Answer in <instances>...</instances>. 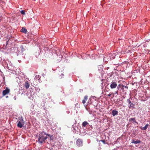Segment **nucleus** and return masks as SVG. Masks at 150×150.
<instances>
[{
	"instance_id": "obj_1",
	"label": "nucleus",
	"mask_w": 150,
	"mask_h": 150,
	"mask_svg": "<svg viewBox=\"0 0 150 150\" xmlns=\"http://www.w3.org/2000/svg\"><path fill=\"white\" fill-rule=\"evenodd\" d=\"M46 133L44 131L39 132V134L38 137V141L40 143H43L45 142V141L47 138V136L46 135Z\"/></svg>"
},
{
	"instance_id": "obj_2",
	"label": "nucleus",
	"mask_w": 150,
	"mask_h": 150,
	"mask_svg": "<svg viewBox=\"0 0 150 150\" xmlns=\"http://www.w3.org/2000/svg\"><path fill=\"white\" fill-rule=\"evenodd\" d=\"M16 123H17V126L18 127L21 128L23 127L25 124V122L22 116L18 117Z\"/></svg>"
},
{
	"instance_id": "obj_3",
	"label": "nucleus",
	"mask_w": 150,
	"mask_h": 150,
	"mask_svg": "<svg viewBox=\"0 0 150 150\" xmlns=\"http://www.w3.org/2000/svg\"><path fill=\"white\" fill-rule=\"evenodd\" d=\"M118 89L119 88H120L124 91H126L128 89V87L127 86H124L121 84H119L117 86Z\"/></svg>"
},
{
	"instance_id": "obj_4",
	"label": "nucleus",
	"mask_w": 150,
	"mask_h": 150,
	"mask_svg": "<svg viewBox=\"0 0 150 150\" xmlns=\"http://www.w3.org/2000/svg\"><path fill=\"white\" fill-rule=\"evenodd\" d=\"M76 144L79 147L82 146L83 145V141L82 139H79L76 142Z\"/></svg>"
},
{
	"instance_id": "obj_5",
	"label": "nucleus",
	"mask_w": 150,
	"mask_h": 150,
	"mask_svg": "<svg viewBox=\"0 0 150 150\" xmlns=\"http://www.w3.org/2000/svg\"><path fill=\"white\" fill-rule=\"evenodd\" d=\"M10 89L7 88H6L5 90H4L2 92V95L3 96H5L6 94L9 93L10 92Z\"/></svg>"
},
{
	"instance_id": "obj_6",
	"label": "nucleus",
	"mask_w": 150,
	"mask_h": 150,
	"mask_svg": "<svg viewBox=\"0 0 150 150\" xmlns=\"http://www.w3.org/2000/svg\"><path fill=\"white\" fill-rule=\"evenodd\" d=\"M117 86V84L115 81H112L110 85V87L111 89L115 88Z\"/></svg>"
},
{
	"instance_id": "obj_7",
	"label": "nucleus",
	"mask_w": 150,
	"mask_h": 150,
	"mask_svg": "<svg viewBox=\"0 0 150 150\" xmlns=\"http://www.w3.org/2000/svg\"><path fill=\"white\" fill-rule=\"evenodd\" d=\"M24 85L26 89H28L29 88L30 84L29 83L28 81H26L25 82Z\"/></svg>"
},
{
	"instance_id": "obj_8",
	"label": "nucleus",
	"mask_w": 150,
	"mask_h": 150,
	"mask_svg": "<svg viewBox=\"0 0 150 150\" xmlns=\"http://www.w3.org/2000/svg\"><path fill=\"white\" fill-rule=\"evenodd\" d=\"M129 121H131L132 123L134 124H138L137 122L136 121V120L134 118H130L129 119Z\"/></svg>"
},
{
	"instance_id": "obj_9",
	"label": "nucleus",
	"mask_w": 150,
	"mask_h": 150,
	"mask_svg": "<svg viewBox=\"0 0 150 150\" xmlns=\"http://www.w3.org/2000/svg\"><path fill=\"white\" fill-rule=\"evenodd\" d=\"M112 115L113 116H115V115H117L118 114V112L117 110H113L112 111Z\"/></svg>"
},
{
	"instance_id": "obj_10",
	"label": "nucleus",
	"mask_w": 150,
	"mask_h": 150,
	"mask_svg": "<svg viewBox=\"0 0 150 150\" xmlns=\"http://www.w3.org/2000/svg\"><path fill=\"white\" fill-rule=\"evenodd\" d=\"M21 31L22 33H23L26 34L27 33V31L25 28L24 27H23L21 30Z\"/></svg>"
},
{
	"instance_id": "obj_11",
	"label": "nucleus",
	"mask_w": 150,
	"mask_h": 150,
	"mask_svg": "<svg viewBox=\"0 0 150 150\" xmlns=\"http://www.w3.org/2000/svg\"><path fill=\"white\" fill-rule=\"evenodd\" d=\"M141 141L140 140H137L136 141H134V140H132V143H134V144H137L138 143H140Z\"/></svg>"
},
{
	"instance_id": "obj_12",
	"label": "nucleus",
	"mask_w": 150,
	"mask_h": 150,
	"mask_svg": "<svg viewBox=\"0 0 150 150\" xmlns=\"http://www.w3.org/2000/svg\"><path fill=\"white\" fill-rule=\"evenodd\" d=\"M46 135L50 137V141L53 140V139L54 138V136L52 135H51L50 134H46Z\"/></svg>"
},
{
	"instance_id": "obj_13",
	"label": "nucleus",
	"mask_w": 150,
	"mask_h": 150,
	"mask_svg": "<svg viewBox=\"0 0 150 150\" xmlns=\"http://www.w3.org/2000/svg\"><path fill=\"white\" fill-rule=\"evenodd\" d=\"M127 102H128L130 104L129 108H130L132 107V105H134L131 102V101L130 100V99H128L127 100Z\"/></svg>"
},
{
	"instance_id": "obj_14",
	"label": "nucleus",
	"mask_w": 150,
	"mask_h": 150,
	"mask_svg": "<svg viewBox=\"0 0 150 150\" xmlns=\"http://www.w3.org/2000/svg\"><path fill=\"white\" fill-rule=\"evenodd\" d=\"M89 123L86 121L83 122L82 124V126L85 127L86 125H88Z\"/></svg>"
},
{
	"instance_id": "obj_15",
	"label": "nucleus",
	"mask_w": 150,
	"mask_h": 150,
	"mask_svg": "<svg viewBox=\"0 0 150 150\" xmlns=\"http://www.w3.org/2000/svg\"><path fill=\"white\" fill-rule=\"evenodd\" d=\"M88 96H85L84 99L82 100V103L83 104H84L86 103V101L88 99Z\"/></svg>"
},
{
	"instance_id": "obj_16",
	"label": "nucleus",
	"mask_w": 150,
	"mask_h": 150,
	"mask_svg": "<svg viewBox=\"0 0 150 150\" xmlns=\"http://www.w3.org/2000/svg\"><path fill=\"white\" fill-rule=\"evenodd\" d=\"M58 74L59 76V77L60 78H62L64 76L63 72H62V71L59 72Z\"/></svg>"
},
{
	"instance_id": "obj_17",
	"label": "nucleus",
	"mask_w": 150,
	"mask_h": 150,
	"mask_svg": "<svg viewBox=\"0 0 150 150\" xmlns=\"http://www.w3.org/2000/svg\"><path fill=\"white\" fill-rule=\"evenodd\" d=\"M149 126V124H147L144 127L142 128L141 129L142 130H146L147 128Z\"/></svg>"
},
{
	"instance_id": "obj_18",
	"label": "nucleus",
	"mask_w": 150,
	"mask_h": 150,
	"mask_svg": "<svg viewBox=\"0 0 150 150\" xmlns=\"http://www.w3.org/2000/svg\"><path fill=\"white\" fill-rule=\"evenodd\" d=\"M21 13L22 14H25V11L24 10H22L21 11Z\"/></svg>"
},
{
	"instance_id": "obj_19",
	"label": "nucleus",
	"mask_w": 150,
	"mask_h": 150,
	"mask_svg": "<svg viewBox=\"0 0 150 150\" xmlns=\"http://www.w3.org/2000/svg\"><path fill=\"white\" fill-rule=\"evenodd\" d=\"M100 141L103 142L104 144H106V143L105 140H100Z\"/></svg>"
},
{
	"instance_id": "obj_20",
	"label": "nucleus",
	"mask_w": 150,
	"mask_h": 150,
	"mask_svg": "<svg viewBox=\"0 0 150 150\" xmlns=\"http://www.w3.org/2000/svg\"><path fill=\"white\" fill-rule=\"evenodd\" d=\"M118 90H117V91H116L115 93H114V94H118Z\"/></svg>"
},
{
	"instance_id": "obj_21",
	"label": "nucleus",
	"mask_w": 150,
	"mask_h": 150,
	"mask_svg": "<svg viewBox=\"0 0 150 150\" xmlns=\"http://www.w3.org/2000/svg\"><path fill=\"white\" fill-rule=\"evenodd\" d=\"M107 95L109 97V96H111V94H109Z\"/></svg>"
},
{
	"instance_id": "obj_22",
	"label": "nucleus",
	"mask_w": 150,
	"mask_h": 150,
	"mask_svg": "<svg viewBox=\"0 0 150 150\" xmlns=\"http://www.w3.org/2000/svg\"><path fill=\"white\" fill-rule=\"evenodd\" d=\"M14 99L15 100H16V97H14Z\"/></svg>"
},
{
	"instance_id": "obj_23",
	"label": "nucleus",
	"mask_w": 150,
	"mask_h": 150,
	"mask_svg": "<svg viewBox=\"0 0 150 150\" xmlns=\"http://www.w3.org/2000/svg\"><path fill=\"white\" fill-rule=\"evenodd\" d=\"M8 96H6V98H8Z\"/></svg>"
},
{
	"instance_id": "obj_24",
	"label": "nucleus",
	"mask_w": 150,
	"mask_h": 150,
	"mask_svg": "<svg viewBox=\"0 0 150 150\" xmlns=\"http://www.w3.org/2000/svg\"><path fill=\"white\" fill-rule=\"evenodd\" d=\"M39 79H40V78H39V79H38V80H39Z\"/></svg>"
}]
</instances>
